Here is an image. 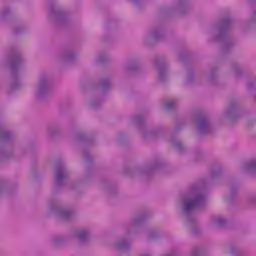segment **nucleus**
I'll return each instance as SVG.
<instances>
[{"label": "nucleus", "instance_id": "31", "mask_svg": "<svg viewBox=\"0 0 256 256\" xmlns=\"http://www.w3.org/2000/svg\"><path fill=\"white\" fill-rule=\"evenodd\" d=\"M11 15H13V10L9 7L4 8L0 13L1 19H7L8 17H11Z\"/></svg>", "mask_w": 256, "mask_h": 256}, {"label": "nucleus", "instance_id": "46", "mask_svg": "<svg viewBox=\"0 0 256 256\" xmlns=\"http://www.w3.org/2000/svg\"><path fill=\"white\" fill-rule=\"evenodd\" d=\"M199 155H203V151H200V152H199Z\"/></svg>", "mask_w": 256, "mask_h": 256}, {"label": "nucleus", "instance_id": "13", "mask_svg": "<svg viewBox=\"0 0 256 256\" xmlns=\"http://www.w3.org/2000/svg\"><path fill=\"white\" fill-rule=\"evenodd\" d=\"M162 37L163 32H161L159 28H152L144 35L143 41L146 45H151V43H155V41H160Z\"/></svg>", "mask_w": 256, "mask_h": 256}, {"label": "nucleus", "instance_id": "34", "mask_svg": "<svg viewBox=\"0 0 256 256\" xmlns=\"http://www.w3.org/2000/svg\"><path fill=\"white\" fill-rule=\"evenodd\" d=\"M185 81H186L187 85H191V83H193V81H195V74L193 72L188 73Z\"/></svg>", "mask_w": 256, "mask_h": 256}, {"label": "nucleus", "instance_id": "1", "mask_svg": "<svg viewBox=\"0 0 256 256\" xmlns=\"http://www.w3.org/2000/svg\"><path fill=\"white\" fill-rule=\"evenodd\" d=\"M205 189H207V182L194 183L190 185L188 191L179 200L180 211L186 218V225L194 235L199 233V224L195 216H193V211L205 207V203H207Z\"/></svg>", "mask_w": 256, "mask_h": 256}, {"label": "nucleus", "instance_id": "6", "mask_svg": "<svg viewBox=\"0 0 256 256\" xmlns=\"http://www.w3.org/2000/svg\"><path fill=\"white\" fill-rule=\"evenodd\" d=\"M51 94V78L49 74H40L37 84L35 86L34 95L38 101L47 99V96Z\"/></svg>", "mask_w": 256, "mask_h": 256}, {"label": "nucleus", "instance_id": "9", "mask_svg": "<svg viewBox=\"0 0 256 256\" xmlns=\"http://www.w3.org/2000/svg\"><path fill=\"white\" fill-rule=\"evenodd\" d=\"M155 66L158 69V80L160 83H165L168 77L169 63L162 58H158L155 61Z\"/></svg>", "mask_w": 256, "mask_h": 256}, {"label": "nucleus", "instance_id": "18", "mask_svg": "<svg viewBox=\"0 0 256 256\" xmlns=\"http://www.w3.org/2000/svg\"><path fill=\"white\" fill-rule=\"evenodd\" d=\"M140 131L144 139H155L159 135V130L140 128Z\"/></svg>", "mask_w": 256, "mask_h": 256}, {"label": "nucleus", "instance_id": "29", "mask_svg": "<svg viewBox=\"0 0 256 256\" xmlns=\"http://www.w3.org/2000/svg\"><path fill=\"white\" fill-rule=\"evenodd\" d=\"M110 87H111L110 79L105 78L100 81L99 88L101 89V91H107V89H109Z\"/></svg>", "mask_w": 256, "mask_h": 256}, {"label": "nucleus", "instance_id": "23", "mask_svg": "<svg viewBox=\"0 0 256 256\" xmlns=\"http://www.w3.org/2000/svg\"><path fill=\"white\" fill-rule=\"evenodd\" d=\"M243 171H245V173H256V161L252 160L244 164Z\"/></svg>", "mask_w": 256, "mask_h": 256}, {"label": "nucleus", "instance_id": "24", "mask_svg": "<svg viewBox=\"0 0 256 256\" xmlns=\"http://www.w3.org/2000/svg\"><path fill=\"white\" fill-rule=\"evenodd\" d=\"M61 55L66 61H73V59L77 57V54L73 52V50H64L62 51Z\"/></svg>", "mask_w": 256, "mask_h": 256}, {"label": "nucleus", "instance_id": "44", "mask_svg": "<svg viewBox=\"0 0 256 256\" xmlns=\"http://www.w3.org/2000/svg\"><path fill=\"white\" fill-rule=\"evenodd\" d=\"M58 239H59V238H57V237H56V238H54V239H53V243H58V242H59V240H58Z\"/></svg>", "mask_w": 256, "mask_h": 256}, {"label": "nucleus", "instance_id": "17", "mask_svg": "<svg viewBox=\"0 0 256 256\" xmlns=\"http://www.w3.org/2000/svg\"><path fill=\"white\" fill-rule=\"evenodd\" d=\"M161 162L155 161L147 164L143 167H139L135 169L136 173H151V171H155V169H159Z\"/></svg>", "mask_w": 256, "mask_h": 256}, {"label": "nucleus", "instance_id": "33", "mask_svg": "<svg viewBox=\"0 0 256 256\" xmlns=\"http://www.w3.org/2000/svg\"><path fill=\"white\" fill-rule=\"evenodd\" d=\"M105 59H107V54L105 53H100L96 56L95 58V62L96 63H103V61H105Z\"/></svg>", "mask_w": 256, "mask_h": 256}, {"label": "nucleus", "instance_id": "26", "mask_svg": "<svg viewBox=\"0 0 256 256\" xmlns=\"http://www.w3.org/2000/svg\"><path fill=\"white\" fill-rule=\"evenodd\" d=\"M222 174H223V168L214 167L211 169L210 179H219V177H221Z\"/></svg>", "mask_w": 256, "mask_h": 256}, {"label": "nucleus", "instance_id": "35", "mask_svg": "<svg viewBox=\"0 0 256 256\" xmlns=\"http://www.w3.org/2000/svg\"><path fill=\"white\" fill-rule=\"evenodd\" d=\"M240 251L241 250L236 245L229 246V253H231V255H237L240 253Z\"/></svg>", "mask_w": 256, "mask_h": 256}, {"label": "nucleus", "instance_id": "14", "mask_svg": "<svg viewBox=\"0 0 256 256\" xmlns=\"http://www.w3.org/2000/svg\"><path fill=\"white\" fill-rule=\"evenodd\" d=\"M143 221H145V218L143 216H135L126 226V235H131V233H137L139 227L143 225Z\"/></svg>", "mask_w": 256, "mask_h": 256}, {"label": "nucleus", "instance_id": "32", "mask_svg": "<svg viewBox=\"0 0 256 256\" xmlns=\"http://www.w3.org/2000/svg\"><path fill=\"white\" fill-rule=\"evenodd\" d=\"M192 256H201V255H205V251L203 250V248L198 247V248H194L191 252Z\"/></svg>", "mask_w": 256, "mask_h": 256}, {"label": "nucleus", "instance_id": "36", "mask_svg": "<svg viewBox=\"0 0 256 256\" xmlns=\"http://www.w3.org/2000/svg\"><path fill=\"white\" fill-rule=\"evenodd\" d=\"M93 177V171L92 170H86L83 174V180L84 181H89Z\"/></svg>", "mask_w": 256, "mask_h": 256}, {"label": "nucleus", "instance_id": "41", "mask_svg": "<svg viewBox=\"0 0 256 256\" xmlns=\"http://www.w3.org/2000/svg\"><path fill=\"white\" fill-rule=\"evenodd\" d=\"M230 193L231 195H235V193H237V186H230Z\"/></svg>", "mask_w": 256, "mask_h": 256}, {"label": "nucleus", "instance_id": "21", "mask_svg": "<svg viewBox=\"0 0 256 256\" xmlns=\"http://www.w3.org/2000/svg\"><path fill=\"white\" fill-rule=\"evenodd\" d=\"M176 11H179V13H185L187 9H189V4L185 0L178 1L175 4Z\"/></svg>", "mask_w": 256, "mask_h": 256}, {"label": "nucleus", "instance_id": "45", "mask_svg": "<svg viewBox=\"0 0 256 256\" xmlns=\"http://www.w3.org/2000/svg\"><path fill=\"white\" fill-rule=\"evenodd\" d=\"M83 159H84L85 161H87V155H84V156H83Z\"/></svg>", "mask_w": 256, "mask_h": 256}, {"label": "nucleus", "instance_id": "42", "mask_svg": "<svg viewBox=\"0 0 256 256\" xmlns=\"http://www.w3.org/2000/svg\"><path fill=\"white\" fill-rule=\"evenodd\" d=\"M247 87L248 89H253V81H249Z\"/></svg>", "mask_w": 256, "mask_h": 256}, {"label": "nucleus", "instance_id": "37", "mask_svg": "<svg viewBox=\"0 0 256 256\" xmlns=\"http://www.w3.org/2000/svg\"><path fill=\"white\" fill-rule=\"evenodd\" d=\"M256 23V8L252 11L251 18L248 21V25H255Z\"/></svg>", "mask_w": 256, "mask_h": 256}, {"label": "nucleus", "instance_id": "15", "mask_svg": "<svg viewBox=\"0 0 256 256\" xmlns=\"http://www.w3.org/2000/svg\"><path fill=\"white\" fill-rule=\"evenodd\" d=\"M141 67V61L137 57H132L129 58L125 63H124V70L127 71V73H133L137 71Z\"/></svg>", "mask_w": 256, "mask_h": 256}, {"label": "nucleus", "instance_id": "40", "mask_svg": "<svg viewBox=\"0 0 256 256\" xmlns=\"http://www.w3.org/2000/svg\"><path fill=\"white\" fill-rule=\"evenodd\" d=\"M90 106L93 107V109H97V107H101V101H98V102L92 101L90 103Z\"/></svg>", "mask_w": 256, "mask_h": 256}, {"label": "nucleus", "instance_id": "25", "mask_svg": "<svg viewBox=\"0 0 256 256\" xmlns=\"http://www.w3.org/2000/svg\"><path fill=\"white\" fill-rule=\"evenodd\" d=\"M177 99H170L164 102V109L166 111H173L177 107Z\"/></svg>", "mask_w": 256, "mask_h": 256}, {"label": "nucleus", "instance_id": "43", "mask_svg": "<svg viewBox=\"0 0 256 256\" xmlns=\"http://www.w3.org/2000/svg\"><path fill=\"white\" fill-rule=\"evenodd\" d=\"M67 185V187L69 188V189H73V184L72 183H68V184H66Z\"/></svg>", "mask_w": 256, "mask_h": 256}, {"label": "nucleus", "instance_id": "10", "mask_svg": "<svg viewBox=\"0 0 256 256\" xmlns=\"http://www.w3.org/2000/svg\"><path fill=\"white\" fill-rule=\"evenodd\" d=\"M92 235L93 233L89 228H77L73 231V237H75V239H77V241L80 242L82 245H85V243H89V241H91Z\"/></svg>", "mask_w": 256, "mask_h": 256}, {"label": "nucleus", "instance_id": "2", "mask_svg": "<svg viewBox=\"0 0 256 256\" xmlns=\"http://www.w3.org/2000/svg\"><path fill=\"white\" fill-rule=\"evenodd\" d=\"M233 25H235V20L232 18H224L219 24L214 25L210 29V37L212 38V41H220L223 49L232 47L233 40L227 37L225 32L228 31V29H231Z\"/></svg>", "mask_w": 256, "mask_h": 256}, {"label": "nucleus", "instance_id": "3", "mask_svg": "<svg viewBox=\"0 0 256 256\" xmlns=\"http://www.w3.org/2000/svg\"><path fill=\"white\" fill-rule=\"evenodd\" d=\"M14 139L13 133L8 131L4 125H0V159L13 157L15 153V148L13 147Z\"/></svg>", "mask_w": 256, "mask_h": 256}, {"label": "nucleus", "instance_id": "20", "mask_svg": "<svg viewBox=\"0 0 256 256\" xmlns=\"http://www.w3.org/2000/svg\"><path fill=\"white\" fill-rule=\"evenodd\" d=\"M226 221L222 216H213L210 220L211 227H223Z\"/></svg>", "mask_w": 256, "mask_h": 256}, {"label": "nucleus", "instance_id": "11", "mask_svg": "<svg viewBox=\"0 0 256 256\" xmlns=\"http://www.w3.org/2000/svg\"><path fill=\"white\" fill-rule=\"evenodd\" d=\"M112 249L118 253V255H123L131 249V245L129 244V240L125 237L118 238L113 244Z\"/></svg>", "mask_w": 256, "mask_h": 256}, {"label": "nucleus", "instance_id": "7", "mask_svg": "<svg viewBox=\"0 0 256 256\" xmlns=\"http://www.w3.org/2000/svg\"><path fill=\"white\" fill-rule=\"evenodd\" d=\"M2 65H9L12 71V85L10 86L11 91H15V89H19L21 87V83L17 82V73L23 67V57L21 54H15L11 60H4Z\"/></svg>", "mask_w": 256, "mask_h": 256}, {"label": "nucleus", "instance_id": "39", "mask_svg": "<svg viewBox=\"0 0 256 256\" xmlns=\"http://www.w3.org/2000/svg\"><path fill=\"white\" fill-rule=\"evenodd\" d=\"M144 0H130V3L134 6V7H141V4H143Z\"/></svg>", "mask_w": 256, "mask_h": 256}, {"label": "nucleus", "instance_id": "28", "mask_svg": "<svg viewBox=\"0 0 256 256\" xmlns=\"http://www.w3.org/2000/svg\"><path fill=\"white\" fill-rule=\"evenodd\" d=\"M47 133L49 137H53L54 135H57L59 133V126L52 124L47 127Z\"/></svg>", "mask_w": 256, "mask_h": 256}, {"label": "nucleus", "instance_id": "8", "mask_svg": "<svg viewBox=\"0 0 256 256\" xmlns=\"http://www.w3.org/2000/svg\"><path fill=\"white\" fill-rule=\"evenodd\" d=\"M67 177H69V172L67 171L65 164L63 162H58L55 168L56 187H61L62 185H65V179H67Z\"/></svg>", "mask_w": 256, "mask_h": 256}, {"label": "nucleus", "instance_id": "22", "mask_svg": "<svg viewBox=\"0 0 256 256\" xmlns=\"http://www.w3.org/2000/svg\"><path fill=\"white\" fill-rule=\"evenodd\" d=\"M49 17L53 19V17H61V9L57 5H51L49 7Z\"/></svg>", "mask_w": 256, "mask_h": 256}, {"label": "nucleus", "instance_id": "4", "mask_svg": "<svg viewBox=\"0 0 256 256\" xmlns=\"http://www.w3.org/2000/svg\"><path fill=\"white\" fill-rule=\"evenodd\" d=\"M48 213L54 215L60 221H71L75 217V211L59 202H51L48 204Z\"/></svg>", "mask_w": 256, "mask_h": 256}, {"label": "nucleus", "instance_id": "16", "mask_svg": "<svg viewBox=\"0 0 256 256\" xmlns=\"http://www.w3.org/2000/svg\"><path fill=\"white\" fill-rule=\"evenodd\" d=\"M206 81L209 85H217L219 83V68L212 67L206 72Z\"/></svg>", "mask_w": 256, "mask_h": 256}, {"label": "nucleus", "instance_id": "38", "mask_svg": "<svg viewBox=\"0 0 256 256\" xmlns=\"http://www.w3.org/2000/svg\"><path fill=\"white\" fill-rule=\"evenodd\" d=\"M157 237H159V233H157L156 230H151L148 233V239L150 240L157 239Z\"/></svg>", "mask_w": 256, "mask_h": 256}, {"label": "nucleus", "instance_id": "30", "mask_svg": "<svg viewBox=\"0 0 256 256\" xmlns=\"http://www.w3.org/2000/svg\"><path fill=\"white\" fill-rule=\"evenodd\" d=\"M131 122L133 123V125H136L137 127H141V125H143V116L135 115L131 118Z\"/></svg>", "mask_w": 256, "mask_h": 256}, {"label": "nucleus", "instance_id": "5", "mask_svg": "<svg viewBox=\"0 0 256 256\" xmlns=\"http://www.w3.org/2000/svg\"><path fill=\"white\" fill-rule=\"evenodd\" d=\"M241 115V104L239 100L234 99L230 100L226 107L223 109L220 114V120L223 123H233V121H237Z\"/></svg>", "mask_w": 256, "mask_h": 256}, {"label": "nucleus", "instance_id": "27", "mask_svg": "<svg viewBox=\"0 0 256 256\" xmlns=\"http://www.w3.org/2000/svg\"><path fill=\"white\" fill-rule=\"evenodd\" d=\"M172 145H173L174 149H176V151H178V153H183L185 151V145L183 144V142L181 140L172 141Z\"/></svg>", "mask_w": 256, "mask_h": 256}, {"label": "nucleus", "instance_id": "19", "mask_svg": "<svg viewBox=\"0 0 256 256\" xmlns=\"http://www.w3.org/2000/svg\"><path fill=\"white\" fill-rule=\"evenodd\" d=\"M231 71L236 78L242 77L244 73L243 67L237 62L231 64Z\"/></svg>", "mask_w": 256, "mask_h": 256}, {"label": "nucleus", "instance_id": "12", "mask_svg": "<svg viewBox=\"0 0 256 256\" xmlns=\"http://www.w3.org/2000/svg\"><path fill=\"white\" fill-rule=\"evenodd\" d=\"M196 127L201 135L209 133L212 129L211 120L207 116H199L196 119Z\"/></svg>", "mask_w": 256, "mask_h": 256}]
</instances>
